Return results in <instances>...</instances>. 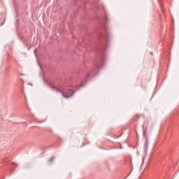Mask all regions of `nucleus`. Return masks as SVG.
I'll list each match as a JSON object with an SVG mask.
<instances>
[{
  "label": "nucleus",
  "mask_w": 179,
  "mask_h": 179,
  "mask_svg": "<svg viewBox=\"0 0 179 179\" xmlns=\"http://www.w3.org/2000/svg\"><path fill=\"white\" fill-rule=\"evenodd\" d=\"M62 94H63V97H64V99H68V97H71L72 95H66L64 94V92H62Z\"/></svg>",
  "instance_id": "nucleus-1"
}]
</instances>
